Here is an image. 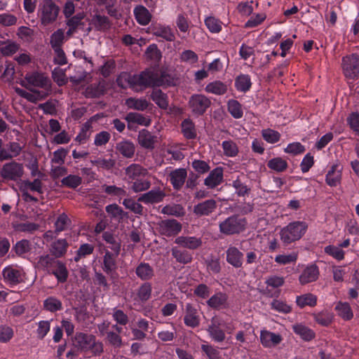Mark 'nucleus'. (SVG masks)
<instances>
[{
	"label": "nucleus",
	"instance_id": "obj_1",
	"mask_svg": "<svg viewBox=\"0 0 359 359\" xmlns=\"http://www.w3.org/2000/svg\"><path fill=\"white\" fill-rule=\"evenodd\" d=\"M117 82L122 88L126 87V83L137 92L148 87H167L174 85L173 79L168 74H158L151 70H145L134 75L123 74L117 79Z\"/></svg>",
	"mask_w": 359,
	"mask_h": 359
},
{
	"label": "nucleus",
	"instance_id": "obj_2",
	"mask_svg": "<svg viewBox=\"0 0 359 359\" xmlns=\"http://www.w3.org/2000/svg\"><path fill=\"white\" fill-rule=\"evenodd\" d=\"M72 341L73 346L77 351L83 352L90 351L94 355H100L104 351L102 343L97 341L93 334L77 332Z\"/></svg>",
	"mask_w": 359,
	"mask_h": 359
},
{
	"label": "nucleus",
	"instance_id": "obj_3",
	"mask_svg": "<svg viewBox=\"0 0 359 359\" xmlns=\"http://www.w3.org/2000/svg\"><path fill=\"white\" fill-rule=\"evenodd\" d=\"M307 229L308 224L305 222H290L281 229L280 240L285 245L290 244L299 240L305 234Z\"/></svg>",
	"mask_w": 359,
	"mask_h": 359
},
{
	"label": "nucleus",
	"instance_id": "obj_4",
	"mask_svg": "<svg viewBox=\"0 0 359 359\" xmlns=\"http://www.w3.org/2000/svg\"><path fill=\"white\" fill-rule=\"evenodd\" d=\"M60 7L53 0H41L39 4L37 15L43 26L55 22L58 17Z\"/></svg>",
	"mask_w": 359,
	"mask_h": 359
},
{
	"label": "nucleus",
	"instance_id": "obj_5",
	"mask_svg": "<svg viewBox=\"0 0 359 359\" xmlns=\"http://www.w3.org/2000/svg\"><path fill=\"white\" fill-rule=\"evenodd\" d=\"M245 218L238 215L228 217L219 224V232L226 236L237 235L242 233L246 227Z\"/></svg>",
	"mask_w": 359,
	"mask_h": 359
},
{
	"label": "nucleus",
	"instance_id": "obj_6",
	"mask_svg": "<svg viewBox=\"0 0 359 359\" xmlns=\"http://www.w3.org/2000/svg\"><path fill=\"white\" fill-rule=\"evenodd\" d=\"M24 174L23 164L15 161L6 163L0 168V176L4 182H18L22 180Z\"/></svg>",
	"mask_w": 359,
	"mask_h": 359
},
{
	"label": "nucleus",
	"instance_id": "obj_7",
	"mask_svg": "<svg viewBox=\"0 0 359 359\" xmlns=\"http://www.w3.org/2000/svg\"><path fill=\"white\" fill-rule=\"evenodd\" d=\"M20 84L27 89L39 88L44 90H48L51 85L49 78L39 72L27 73Z\"/></svg>",
	"mask_w": 359,
	"mask_h": 359
},
{
	"label": "nucleus",
	"instance_id": "obj_8",
	"mask_svg": "<svg viewBox=\"0 0 359 359\" xmlns=\"http://www.w3.org/2000/svg\"><path fill=\"white\" fill-rule=\"evenodd\" d=\"M210 105V100L202 94L191 95L188 102L189 108L191 109V113L196 116L203 115Z\"/></svg>",
	"mask_w": 359,
	"mask_h": 359
},
{
	"label": "nucleus",
	"instance_id": "obj_9",
	"mask_svg": "<svg viewBox=\"0 0 359 359\" xmlns=\"http://www.w3.org/2000/svg\"><path fill=\"white\" fill-rule=\"evenodd\" d=\"M342 67L346 78H357L359 75V56L353 54L344 57L342 60Z\"/></svg>",
	"mask_w": 359,
	"mask_h": 359
},
{
	"label": "nucleus",
	"instance_id": "obj_10",
	"mask_svg": "<svg viewBox=\"0 0 359 359\" xmlns=\"http://www.w3.org/2000/svg\"><path fill=\"white\" fill-rule=\"evenodd\" d=\"M157 225L158 232L165 236H176L182 230V224L174 219L161 220Z\"/></svg>",
	"mask_w": 359,
	"mask_h": 359
},
{
	"label": "nucleus",
	"instance_id": "obj_11",
	"mask_svg": "<svg viewBox=\"0 0 359 359\" xmlns=\"http://www.w3.org/2000/svg\"><path fill=\"white\" fill-rule=\"evenodd\" d=\"M184 324L191 328H196L199 326L201 318L198 309L192 304L187 303L184 306Z\"/></svg>",
	"mask_w": 359,
	"mask_h": 359
},
{
	"label": "nucleus",
	"instance_id": "obj_12",
	"mask_svg": "<svg viewBox=\"0 0 359 359\" xmlns=\"http://www.w3.org/2000/svg\"><path fill=\"white\" fill-rule=\"evenodd\" d=\"M223 321L218 317L215 316L211 318L207 331L210 337L217 342H222L225 339V333L222 329Z\"/></svg>",
	"mask_w": 359,
	"mask_h": 359
},
{
	"label": "nucleus",
	"instance_id": "obj_13",
	"mask_svg": "<svg viewBox=\"0 0 359 359\" xmlns=\"http://www.w3.org/2000/svg\"><path fill=\"white\" fill-rule=\"evenodd\" d=\"M217 208V203L214 199H208L194 205L193 212L198 217L208 216Z\"/></svg>",
	"mask_w": 359,
	"mask_h": 359
},
{
	"label": "nucleus",
	"instance_id": "obj_14",
	"mask_svg": "<svg viewBox=\"0 0 359 359\" xmlns=\"http://www.w3.org/2000/svg\"><path fill=\"white\" fill-rule=\"evenodd\" d=\"M14 90L18 95L32 103H36L38 101L45 99L48 95L47 93L43 90H38L36 88L28 89L31 93L27 92L18 87H15Z\"/></svg>",
	"mask_w": 359,
	"mask_h": 359
},
{
	"label": "nucleus",
	"instance_id": "obj_15",
	"mask_svg": "<svg viewBox=\"0 0 359 359\" xmlns=\"http://www.w3.org/2000/svg\"><path fill=\"white\" fill-rule=\"evenodd\" d=\"M36 267L49 273V272L58 264V259L52 254H43L37 257Z\"/></svg>",
	"mask_w": 359,
	"mask_h": 359
},
{
	"label": "nucleus",
	"instance_id": "obj_16",
	"mask_svg": "<svg viewBox=\"0 0 359 359\" xmlns=\"http://www.w3.org/2000/svg\"><path fill=\"white\" fill-rule=\"evenodd\" d=\"M226 262L235 268H241L243 262V254L238 248L229 245L226 251Z\"/></svg>",
	"mask_w": 359,
	"mask_h": 359
},
{
	"label": "nucleus",
	"instance_id": "obj_17",
	"mask_svg": "<svg viewBox=\"0 0 359 359\" xmlns=\"http://www.w3.org/2000/svg\"><path fill=\"white\" fill-rule=\"evenodd\" d=\"M187 177V171L185 168H177L169 174V180L175 190H180Z\"/></svg>",
	"mask_w": 359,
	"mask_h": 359
},
{
	"label": "nucleus",
	"instance_id": "obj_18",
	"mask_svg": "<svg viewBox=\"0 0 359 359\" xmlns=\"http://www.w3.org/2000/svg\"><path fill=\"white\" fill-rule=\"evenodd\" d=\"M149 32L156 36L162 37L168 41H173L175 39V34L169 27L160 24H152L149 27Z\"/></svg>",
	"mask_w": 359,
	"mask_h": 359
},
{
	"label": "nucleus",
	"instance_id": "obj_19",
	"mask_svg": "<svg viewBox=\"0 0 359 359\" xmlns=\"http://www.w3.org/2000/svg\"><path fill=\"white\" fill-rule=\"evenodd\" d=\"M125 174L128 180L133 182L141 177L148 175V170L141 165L137 163L130 164L125 169Z\"/></svg>",
	"mask_w": 359,
	"mask_h": 359
},
{
	"label": "nucleus",
	"instance_id": "obj_20",
	"mask_svg": "<svg viewBox=\"0 0 359 359\" xmlns=\"http://www.w3.org/2000/svg\"><path fill=\"white\" fill-rule=\"evenodd\" d=\"M223 181V169L217 167L213 169L204 180V184L210 189H214Z\"/></svg>",
	"mask_w": 359,
	"mask_h": 359
},
{
	"label": "nucleus",
	"instance_id": "obj_21",
	"mask_svg": "<svg viewBox=\"0 0 359 359\" xmlns=\"http://www.w3.org/2000/svg\"><path fill=\"white\" fill-rule=\"evenodd\" d=\"M165 194L161 189H152L138 198V201L144 203H157L162 201Z\"/></svg>",
	"mask_w": 359,
	"mask_h": 359
},
{
	"label": "nucleus",
	"instance_id": "obj_22",
	"mask_svg": "<svg viewBox=\"0 0 359 359\" xmlns=\"http://www.w3.org/2000/svg\"><path fill=\"white\" fill-rule=\"evenodd\" d=\"M175 243L189 250H196L201 246L202 241L194 236H179L175 238Z\"/></svg>",
	"mask_w": 359,
	"mask_h": 359
},
{
	"label": "nucleus",
	"instance_id": "obj_23",
	"mask_svg": "<svg viewBox=\"0 0 359 359\" xmlns=\"http://www.w3.org/2000/svg\"><path fill=\"white\" fill-rule=\"evenodd\" d=\"M260 341L264 346L271 348L280 344L282 337L278 334L263 330L260 334Z\"/></svg>",
	"mask_w": 359,
	"mask_h": 359
},
{
	"label": "nucleus",
	"instance_id": "obj_24",
	"mask_svg": "<svg viewBox=\"0 0 359 359\" xmlns=\"http://www.w3.org/2000/svg\"><path fill=\"white\" fill-rule=\"evenodd\" d=\"M319 271L316 265L306 267L300 275L299 280L302 285L316 281L318 278Z\"/></svg>",
	"mask_w": 359,
	"mask_h": 359
},
{
	"label": "nucleus",
	"instance_id": "obj_25",
	"mask_svg": "<svg viewBox=\"0 0 359 359\" xmlns=\"http://www.w3.org/2000/svg\"><path fill=\"white\" fill-rule=\"evenodd\" d=\"M156 137L154 136L149 131L145 129L141 130L137 135V141L139 144L148 149L154 148V143L156 142Z\"/></svg>",
	"mask_w": 359,
	"mask_h": 359
},
{
	"label": "nucleus",
	"instance_id": "obj_26",
	"mask_svg": "<svg viewBox=\"0 0 359 359\" xmlns=\"http://www.w3.org/2000/svg\"><path fill=\"white\" fill-rule=\"evenodd\" d=\"M228 296L226 293L219 292L213 294L208 301L207 304L212 309H220L227 305Z\"/></svg>",
	"mask_w": 359,
	"mask_h": 359
},
{
	"label": "nucleus",
	"instance_id": "obj_27",
	"mask_svg": "<svg viewBox=\"0 0 359 359\" xmlns=\"http://www.w3.org/2000/svg\"><path fill=\"white\" fill-rule=\"evenodd\" d=\"M118 255H116L114 252H110L107 250L103 257V271L108 275H111L116 269V259Z\"/></svg>",
	"mask_w": 359,
	"mask_h": 359
},
{
	"label": "nucleus",
	"instance_id": "obj_28",
	"mask_svg": "<svg viewBox=\"0 0 359 359\" xmlns=\"http://www.w3.org/2000/svg\"><path fill=\"white\" fill-rule=\"evenodd\" d=\"M2 275L6 282L13 285H16L22 280L21 271L13 266L6 267L2 271Z\"/></svg>",
	"mask_w": 359,
	"mask_h": 359
},
{
	"label": "nucleus",
	"instance_id": "obj_29",
	"mask_svg": "<svg viewBox=\"0 0 359 359\" xmlns=\"http://www.w3.org/2000/svg\"><path fill=\"white\" fill-rule=\"evenodd\" d=\"M125 119L128 122V128H132V124L137 123L138 125L148 126L151 123V120L147 116L136 112L128 113Z\"/></svg>",
	"mask_w": 359,
	"mask_h": 359
},
{
	"label": "nucleus",
	"instance_id": "obj_30",
	"mask_svg": "<svg viewBox=\"0 0 359 359\" xmlns=\"http://www.w3.org/2000/svg\"><path fill=\"white\" fill-rule=\"evenodd\" d=\"M171 254L177 262L182 264L191 263L193 259L192 255L189 252L179 247L172 248Z\"/></svg>",
	"mask_w": 359,
	"mask_h": 359
},
{
	"label": "nucleus",
	"instance_id": "obj_31",
	"mask_svg": "<svg viewBox=\"0 0 359 359\" xmlns=\"http://www.w3.org/2000/svg\"><path fill=\"white\" fill-rule=\"evenodd\" d=\"M342 168L337 164L333 165L326 175V182L331 187L337 186L341 181Z\"/></svg>",
	"mask_w": 359,
	"mask_h": 359
},
{
	"label": "nucleus",
	"instance_id": "obj_32",
	"mask_svg": "<svg viewBox=\"0 0 359 359\" xmlns=\"http://www.w3.org/2000/svg\"><path fill=\"white\" fill-rule=\"evenodd\" d=\"M137 276L142 280H149L154 276V269L145 262H141L135 269Z\"/></svg>",
	"mask_w": 359,
	"mask_h": 359
},
{
	"label": "nucleus",
	"instance_id": "obj_33",
	"mask_svg": "<svg viewBox=\"0 0 359 359\" xmlns=\"http://www.w3.org/2000/svg\"><path fill=\"white\" fill-rule=\"evenodd\" d=\"M116 149L124 157L132 158L135 151V144L128 140L121 141L116 144Z\"/></svg>",
	"mask_w": 359,
	"mask_h": 359
},
{
	"label": "nucleus",
	"instance_id": "obj_34",
	"mask_svg": "<svg viewBox=\"0 0 359 359\" xmlns=\"http://www.w3.org/2000/svg\"><path fill=\"white\" fill-rule=\"evenodd\" d=\"M49 274L53 275L59 283H65L67 280L69 272L66 265L59 260L58 264L55 265Z\"/></svg>",
	"mask_w": 359,
	"mask_h": 359
},
{
	"label": "nucleus",
	"instance_id": "obj_35",
	"mask_svg": "<svg viewBox=\"0 0 359 359\" xmlns=\"http://www.w3.org/2000/svg\"><path fill=\"white\" fill-rule=\"evenodd\" d=\"M68 248V243L65 239H58L50 245V253L57 257H62L65 255Z\"/></svg>",
	"mask_w": 359,
	"mask_h": 359
},
{
	"label": "nucleus",
	"instance_id": "obj_36",
	"mask_svg": "<svg viewBox=\"0 0 359 359\" xmlns=\"http://www.w3.org/2000/svg\"><path fill=\"white\" fill-rule=\"evenodd\" d=\"M134 14L137 22L142 25H147L151 19L149 11L144 6H139L134 9Z\"/></svg>",
	"mask_w": 359,
	"mask_h": 359
},
{
	"label": "nucleus",
	"instance_id": "obj_37",
	"mask_svg": "<svg viewBox=\"0 0 359 359\" xmlns=\"http://www.w3.org/2000/svg\"><path fill=\"white\" fill-rule=\"evenodd\" d=\"M91 25L100 31H105L111 27V22L108 17L100 14H95L91 19Z\"/></svg>",
	"mask_w": 359,
	"mask_h": 359
},
{
	"label": "nucleus",
	"instance_id": "obj_38",
	"mask_svg": "<svg viewBox=\"0 0 359 359\" xmlns=\"http://www.w3.org/2000/svg\"><path fill=\"white\" fill-rule=\"evenodd\" d=\"M151 98L158 107L163 109L168 107V97L161 90H154L151 94Z\"/></svg>",
	"mask_w": 359,
	"mask_h": 359
},
{
	"label": "nucleus",
	"instance_id": "obj_39",
	"mask_svg": "<svg viewBox=\"0 0 359 359\" xmlns=\"http://www.w3.org/2000/svg\"><path fill=\"white\" fill-rule=\"evenodd\" d=\"M126 104L130 109L144 111L148 107L149 102L146 99L129 97L126 100Z\"/></svg>",
	"mask_w": 359,
	"mask_h": 359
},
{
	"label": "nucleus",
	"instance_id": "obj_40",
	"mask_svg": "<svg viewBox=\"0 0 359 359\" xmlns=\"http://www.w3.org/2000/svg\"><path fill=\"white\" fill-rule=\"evenodd\" d=\"M104 88V81L92 83L86 88L85 95L88 97H97L103 94Z\"/></svg>",
	"mask_w": 359,
	"mask_h": 359
},
{
	"label": "nucleus",
	"instance_id": "obj_41",
	"mask_svg": "<svg viewBox=\"0 0 359 359\" xmlns=\"http://www.w3.org/2000/svg\"><path fill=\"white\" fill-rule=\"evenodd\" d=\"M205 90L209 93L220 95L226 93L227 86L220 81H215L208 83Z\"/></svg>",
	"mask_w": 359,
	"mask_h": 359
},
{
	"label": "nucleus",
	"instance_id": "obj_42",
	"mask_svg": "<svg viewBox=\"0 0 359 359\" xmlns=\"http://www.w3.org/2000/svg\"><path fill=\"white\" fill-rule=\"evenodd\" d=\"M296 303L300 308L306 306H314L317 304V297L311 293H306L297 297Z\"/></svg>",
	"mask_w": 359,
	"mask_h": 359
},
{
	"label": "nucleus",
	"instance_id": "obj_43",
	"mask_svg": "<svg viewBox=\"0 0 359 359\" xmlns=\"http://www.w3.org/2000/svg\"><path fill=\"white\" fill-rule=\"evenodd\" d=\"M182 132L187 139H194L196 137V131L193 121L187 118L182 122Z\"/></svg>",
	"mask_w": 359,
	"mask_h": 359
},
{
	"label": "nucleus",
	"instance_id": "obj_44",
	"mask_svg": "<svg viewBox=\"0 0 359 359\" xmlns=\"http://www.w3.org/2000/svg\"><path fill=\"white\" fill-rule=\"evenodd\" d=\"M293 330L306 341H310L315 337L314 332L311 329L301 324L293 325Z\"/></svg>",
	"mask_w": 359,
	"mask_h": 359
},
{
	"label": "nucleus",
	"instance_id": "obj_45",
	"mask_svg": "<svg viewBox=\"0 0 359 359\" xmlns=\"http://www.w3.org/2000/svg\"><path fill=\"white\" fill-rule=\"evenodd\" d=\"M228 111L234 118H241L243 115L241 104L236 100H230L227 103Z\"/></svg>",
	"mask_w": 359,
	"mask_h": 359
},
{
	"label": "nucleus",
	"instance_id": "obj_46",
	"mask_svg": "<svg viewBox=\"0 0 359 359\" xmlns=\"http://www.w3.org/2000/svg\"><path fill=\"white\" fill-rule=\"evenodd\" d=\"M102 238L107 243L110 244L109 248L111 250L116 253V255H119L121 251V242L118 241L114 235L108 231L103 233Z\"/></svg>",
	"mask_w": 359,
	"mask_h": 359
},
{
	"label": "nucleus",
	"instance_id": "obj_47",
	"mask_svg": "<svg viewBox=\"0 0 359 359\" xmlns=\"http://www.w3.org/2000/svg\"><path fill=\"white\" fill-rule=\"evenodd\" d=\"M161 212L164 215L180 217L184 215V210L181 205H168L163 208Z\"/></svg>",
	"mask_w": 359,
	"mask_h": 359
},
{
	"label": "nucleus",
	"instance_id": "obj_48",
	"mask_svg": "<svg viewBox=\"0 0 359 359\" xmlns=\"http://www.w3.org/2000/svg\"><path fill=\"white\" fill-rule=\"evenodd\" d=\"M235 86L238 90L241 92L248 91L251 87V81L248 75H240L235 81Z\"/></svg>",
	"mask_w": 359,
	"mask_h": 359
},
{
	"label": "nucleus",
	"instance_id": "obj_49",
	"mask_svg": "<svg viewBox=\"0 0 359 359\" xmlns=\"http://www.w3.org/2000/svg\"><path fill=\"white\" fill-rule=\"evenodd\" d=\"M43 307L48 311L56 312L62 309V302L55 297H49L43 302Z\"/></svg>",
	"mask_w": 359,
	"mask_h": 359
},
{
	"label": "nucleus",
	"instance_id": "obj_50",
	"mask_svg": "<svg viewBox=\"0 0 359 359\" xmlns=\"http://www.w3.org/2000/svg\"><path fill=\"white\" fill-rule=\"evenodd\" d=\"M268 167L276 172H283L287 168V163L280 157H276L269 161Z\"/></svg>",
	"mask_w": 359,
	"mask_h": 359
},
{
	"label": "nucleus",
	"instance_id": "obj_51",
	"mask_svg": "<svg viewBox=\"0 0 359 359\" xmlns=\"http://www.w3.org/2000/svg\"><path fill=\"white\" fill-rule=\"evenodd\" d=\"M90 163L97 168L109 170L115 166L116 160L114 158L106 159L103 158H97L94 160H91Z\"/></svg>",
	"mask_w": 359,
	"mask_h": 359
},
{
	"label": "nucleus",
	"instance_id": "obj_52",
	"mask_svg": "<svg viewBox=\"0 0 359 359\" xmlns=\"http://www.w3.org/2000/svg\"><path fill=\"white\" fill-rule=\"evenodd\" d=\"M151 294V285L146 282L143 283L137 291V297L140 301L144 302L147 301Z\"/></svg>",
	"mask_w": 359,
	"mask_h": 359
},
{
	"label": "nucleus",
	"instance_id": "obj_53",
	"mask_svg": "<svg viewBox=\"0 0 359 359\" xmlns=\"http://www.w3.org/2000/svg\"><path fill=\"white\" fill-rule=\"evenodd\" d=\"M61 183L63 186L71 188L76 189L82 183V178L79 175H69L65 177H64L61 180Z\"/></svg>",
	"mask_w": 359,
	"mask_h": 359
},
{
	"label": "nucleus",
	"instance_id": "obj_54",
	"mask_svg": "<svg viewBox=\"0 0 359 359\" xmlns=\"http://www.w3.org/2000/svg\"><path fill=\"white\" fill-rule=\"evenodd\" d=\"M65 39V34L62 29H59L54 32L50 39V43L53 49L61 48Z\"/></svg>",
	"mask_w": 359,
	"mask_h": 359
},
{
	"label": "nucleus",
	"instance_id": "obj_55",
	"mask_svg": "<svg viewBox=\"0 0 359 359\" xmlns=\"http://www.w3.org/2000/svg\"><path fill=\"white\" fill-rule=\"evenodd\" d=\"M130 189L135 192L138 193L149 189L151 187V182L147 180H144L142 177L135 180L132 182Z\"/></svg>",
	"mask_w": 359,
	"mask_h": 359
},
{
	"label": "nucleus",
	"instance_id": "obj_56",
	"mask_svg": "<svg viewBox=\"0 0 359 359\" xmlns=\"http://www.w3.org/2000/svg\"><path fill=\"white\" fill-rule=\"evenodd\" d=\"M336 309L338 311L339 316L345 320H350L353 316L351 308L348 303H339L336 306Z\"/></svg>",
	"mask_w": 359,
	"mask_h": 359
},
{
	"label": "nucleus",
	"instance_id": "obj_57",
	"mask_svg": "<svg viewBox=\"0 0 359 359\" xmlns=\"http://www.w3.org/2000/svg\"><path fill=\"white\" fill-rule=\"evenodd\" d=\"M123 205L126 208L131 210L135 214L142 215L143 211V207L139 203L135 202L132 198H126L123 202Z\"/></svg>",
	"mask_w": 359,
	"mask_h": 359
},
{
	"label": "nucleus",
	"instance_id": "obj_58",
	"mask_svg": "<svg viewBox=\"0 0 359 359\" xmlns=\"http://www.w3.org/2000/svg\"><path fill=\"white\" fill-rule=\"evenodd\" d=\"M313 316L315 320L323 326L329 325L332 321V315L327 311H323Z\"/></svg>",
	"mask_w": 359,
	"mask_h": 359
},
{
	"label": "nucleus",
	"instance_id": "obj_59",
	"mask_svg": "<svg viewBox=\"0 0 359 359\" xmlns=\"http://www.w3.org/2000/svg\"><path fill=\"white\" fill-rule=\"evenodd\" d=\"M297 259V253L292 252L288 255H277L275 258V262L279 264H288L290 263H294Z\"/></svg>",
	"mask_w": 359,
	"mask_h": 359
},
{
	"label": "nucleus",
	"instance_id": "obj_60",
	"mask_svg": "<svg viewBox=\"0 0 359 359\" xmlns=\"http://www.w3.org/2000/svg\"><path fill=\"white\" fill-rule=\"evenodd\" d=\"M222 148L224 154L228 156H235L238 152L236 144L231 140L223 142Z\"/></svg>",
	"mask_w": 359,
	"mask_h": 359
},
{
	"label": "nucleus",
	"instance_id": "obj_61",
	"mask_svg": "<svg viewBox=\"0 0 359 359\" xmlns=\"http://www.w3.org/2000/svg\"><path fill=\"white\" fill-rule=\"evenodd\" d=\"M176 334L175 327L171 325L169 329L162 330L158 333V338L163 341H170L175 338Z\"/></svg>",
	"mask_w": 359,
	"mask_h": 359
},
{
	"label": "nucleus",
	"instance_id": "obj_62",
	"mask_svg": "<svg viewBox=\"0 0 359 359\" xmlns=\"http://www.w3.org/2000/svg\"><path fill=\"white\" fill-rule=\"evenodd\" d=\"M18 49L19 45L15 42L3 43L0 47L1 53L6 56L15 53Z\"/></svg>",
	"mask_w": 359,
	"mask_h": 359
},
{
	"label": "nucleus",
	"instance_id": "obj_63",
	"mask_svg": "<svg viewBox=\"0 0 359 359\" xmlns=\"http://www.w3.org/2000/svg\"><path fill=\"white\" fill-rule=\"evenodd\" d=\"M262 136L266 142L273 144L279 141L280 134L276 130L266 129L262 130Z\"/></svg>",
	"mask_w": 359,
	"mask_h": 359
},
{
	"label": "nucleus",
	"instance_id": "obj_64",
	"mask_svg": "<svg viewBox=\"0 0 359 359\" xmlns=\"http://www.w3.org/2000/svg\"><path fill=\"white\" fill-rule=\"evenodd\" d=\"M112 317L117 324L126 325L128 323V317L122 310L118 309H113Z\"/></svg>",
	"mask_w": 359,
	"mask_h": 359
}]
</instances>
